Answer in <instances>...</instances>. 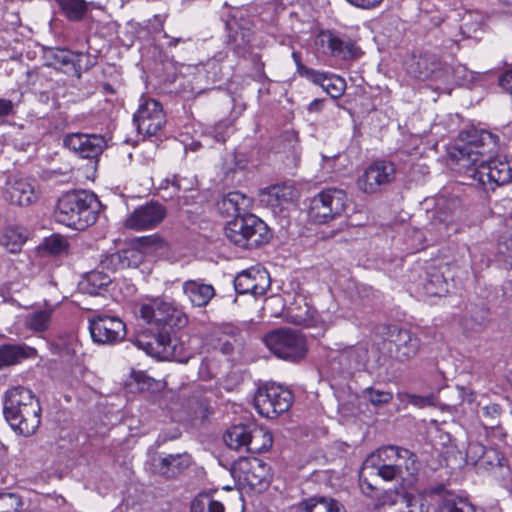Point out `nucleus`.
Wrapping results in <instances>:
<instances>
[{
    "mask_svg": "<svg viewBox=\"0 0 512 512\" xmlns=\"http://www.w3.org/2000/svg\"><path fill=\"white\" fill-rule=\"evenodd\" d=\"M497 135L475 127L460 132L449 157L459 172L481 186L485 191H494L512 179V168L508 162L492 159L497 152Z\"/></svg>",
    "mask_w": 512,
    "mask_h": 512,
    "instance_id": "f257e3e1",
    "label": "nucleus"
},
{
    "mask_svg": "<svg viewBox=\"0 0 512 512\" xmlns=\"http://www.w3.org/2000/svg\"><path fill=\"white\" fill-rule=\"evenodd\" d=\"M140 317L153 325L152 334H140L135 341L138 348L148 355L162 359L186 363L183 346L175 336V331L188 324L187 315L166 297L147 298L139 307Z\"/></svg>",
    "mask_w": 512,
    "mask_h": 512,
    "instance_id": "f03ea898",
    "label": "nucleus"
},
{
    "mask_svg": "<svg viewBox=\"0 0 512 512\" xmlns=\"http://www.w3.org/2000/svg\"><path fill=\"white\" fill-rule=\"evenodd\" d=\"M4 416L11 428L20 435H33L41 423V406L31 390L17 386L5 394Z\"/></svg>",
    "mask_w": 512,
    "mask_h": 512,
    "instance_id": "7ed1b4c3",
    "label": "nucleus"
},
{
    "mask_svg": "<svg viewBox=\"0 0 512 512\" xmlns=\"http://www.w3.org/2000/svg\"><path fill=\"white\" fill-rule=\"evenodd\" d=\"M100 203L93 193L85 190L63 194L57 202L56 220L75 230H84L97 220Z\"/></svg>",
    "mask_w": 512,
    "mask_h": 512,
    "instance_id": "20e7f679",
    "label": "nucleus"
},
{
    "mask_svg": "<svg viewBox=\"0 0 512 512\" xmlns=\"http://www.w3.org/2000/svg\"><path fill=\"white\" fill-rule=\"evenodd\" d=\"M225 235L230 242L246 249L257 248L268 243L270 239L266 223L250 213L228 221Z\"/></svg>",
    "mask_w": 512,
    "mask_h": 512,
    "instance_id": "39448f33",
    "label": "nucleus"
},
{
    "mask_svg": "<svg viewBox=\"0 0 512 512\" xmlns=\"http://www.w3.org/2000/svg\"><path fill=\"white\" fill-rule=\"evenodd\" d=\"M263 341L266 347L278 358L299 362L307 355V340L299 331L279 328L267 333Z\"/></svg>",
    "mask_w": 512,
    "mask_h": 512,
    "instance_id": "423d86ee",
    "label": "nucleus"
},
{
    "mask_svg": "<svg viewBox=\"0 0 512 512\" xmlns=\"http://www.w3.org/2000/svg\"><path fill=\"white\" fill-rule=\"evenodd\" d=\"M292 402V392L275 382H267L259 386L254 395L255 409L266 418H275L286 412Z\"/></svg>",
    "mask_w": 512,
    "mask_h": 512,
    "instance_id": "0eeeda50",
    "label": "nucleus"
},
{
    "mask_svg": "<svg viewBox=\"0 0 512 512\" xmlns=\"http://www.w3.org/2000/svg\"><path fill=\"white\" fill-rule=\"evenodd\" d=\"M347 205L348 197L344 190L328 188L312 198L309 217L317 224H325L342 216Z\"/></svg>",
    "mask_w": 512,
    "mask_h": 512,
    "instance_id": "6e6552de",
    "label": "nucleus"
},
{
    "mask_svg": "<svg viewBox=\"0 0 512 512\" xmlns=\"http://www.w3.org/2000/svg\"><path fill=\"white\" fill-rule=\"evenodd\" d=\"M396 177L395 164L388 160L372 162L357 180L358 188L367 194L382 191L390 185Z\"/></svg>",
    "mask_w": 512,
    "mask_h": 512,
    "instance_id": "1a4fd4ad",
    "label": "nucleus"
},
{
    "mask_svg": "<svg viewBox=\"0 0 512 512\" xmlns=\"http://www.w3.org/2000/svg\"><path fill=\"white\" fill-rule=\"evenodd\" d=\"M133 122L139 134L156 135L165 125L166 117L162 105L154 99H142L134 114Z\"/></svg>",
    "mask_w": 512,
    "mask_h": 512,
    "instance_id": "9d476101",
    "label": "nucleus"
},
{
    "mask_svg": "<svg viewBox=\"0 0 512 512\" xmlns=\"http://www.w3.org/2000/svg\"><path fill=\"white\" fill-rule=\"evenodd\" d=\"M92 340L99 344H114L126 336V326L118 317L99 314L89 320Z\"/></svg>",
    "mask_w": 512,
    "mask_h": 512,
    "instance_id": "9b49d317",
    "label": "nucleus"
},
{
    "mask_svg": "<svg viewBox=\"0 0 512 512\" xmlns=\"http://www.w3.org/2000/svg\"><path fill=\"white\" fill-rule=\"evenodd\" d=\"M388 349L391 355L400 362H406L414 358L420 350V339L411 331L398 326H389Z\"/></svg>",
    "mask_w": 512,
    "mask_h": 512,
    "instance_id": "f8f14e48",
    "label": "nucleus"
},
{
    "mask_svg": "<svg viewBox=\"0 0 512 512\" xmlns=\"http://www.w3.org/2000/svg\"><path fill=\"white\" fill-rule=\"evenodd\" d=\"M166 208L158 202H148L137 207L125 219L124 226L135 231L157 227L166 217Z\"/></svg>",
    "mask_w": 512,
    "mask_h": 512,
    "instance_id": "ddd939ff",
    "label": "nucleus"
},
{
    "mask_svg": "<svg viewBox=\"0 0 512 512\" xmlns=\"http://www.w3.org/2000/svg\"><path fill=\"white\" fill-rule=\"evenodd\" d=\"M232 474L251 488H262L269 482V467L258 458H240L234 462Z\"/></svg>",
    "mask_w": 512,
    "mask_h": 512,
    "instance_id": "4468645a",
    "label": "nucleus"
},
{
    "mask_svg": "<svg viewBox=\"0 0 512 512\" xmlns=\"http://www.w3.org/2000/svg\"><path fill=\"white\" fill-rule=\"evenodd\" d=\"M378 463H402L406 470L412 473L415 470L416 456L410 450L398 446L382 447L368 456L363 463V471H369L371 466H375Z\"/></svg>",
    "mask_w": 512,
    "mask_h": 512,
    "instance_id": "2eb2a0df",
    "label": "nucleus"
},
{
    "mask_svg": "<svg viewBox=\"0 0 512 512\" xmlns=\"http://www.w3.org/2000/svg\"><path fill=\"white\" fill-rule=\"evenodd\" d=\"M63 144L81 158L96 159L103 152L106 142L100 135L71 133L64 137Z\"/></svg>",
    "mask_w": 512,
    "mask_h": 512,
    "instance_id": "dca6fc26",
    "label": "nucleus"
},
{
    "mask_svg": "<svg viewBox=\"0 0 512 512\" xmlns=\"http://www.w3.org/2000/svg\"><path fill=\"white\" fill-rule=\"evenodd\" d=\"M461 200L458 197L441 195L437 198L435 211L432 217V225L443 228L447 233L455 226V221L462 212Z\"/></svg>",
    "mask_w": 512,
    "mask_h": 512,
    "instance_id": "f3484780",
    "label": "nucleus"
},
{
    "mask_svg": "<svg viewBox=\"0 0 512 512\" xmlns=\"http://www.w3.org/2000/svg\"><path fill=\"white\" fill-rule=\"evenodd\" d=\"M44 58L47 61V65L54 67L55 69L71 67L77 78L81 77L83 70H87L89 68L88 64H85L84 66L81 64L82 58H89L88 55L82 52L74 53L64 48H47L44 51Z\"/></svg>",
    "mask_w": 512,
    "mask_h": 512,
    "instance_id": "a211bd4d",
    "label": "nucleus"
},
{
    "mask_svg": "<svg viewBox=\"0 0 512 512\" xmlns=\"http://www.w3.org/2000/svg\"><path fill=\"white\" fill-rule=\"evenodd\" d=\"M268 286L267 273L256 268L243 270L234 279L235 291L238 294L251 293L254 296H261Z\"/></svg>",
    "mask_w": 512,
    "mask_h": 512,
    "instance_id": "6ab92c4d",
    "label": "nucleus"
},
{
    "mask_svg": "<svg viewBox=\"0 0 512 512\" xmlns=\"http://www.w3.org/2000/svg\"><path fill=\"white\" fill-rule=\"evenodd\" d=\"M333 361L339 364L343 372L363 369L368 362V348L362 343L346 346L337 351Z\"/></svg>",
    "mask_w": 512,
    "mask_h": 512,
    "instance_id": "aec40b11",
    "label": "nucleus"
},
{
    "mask_svg": "<svg viewBox=\"0 0 512 512\" xmlns=\"http://www.w3.org/2000/svg\"><path fill=\"white\" fill-rule=\"evenodd\" d=\"M490 322V312L485 305L471 304L461 315L459 324L465 333H480Z\"/></svg>",
    "mask_w": 512,
    "mask_h": 512,
    "instance_id": "412c9836",
    "label": "nucleus"
},
{
    "mask_svg": "<svg viewBox=\"0 0 512 512\" xmlns=\"http://www.w3.org/2000/svg\"><path fill=\"white\" fill-rule=\"evenodd\" d=\"M318 44L324 48V53L343 60L353 58L357 51L352 42L344 41L331 32H322L318 36Z\"/></svg>",
    "mask_w": 512,
    "mask_h": 512,
    "instance_id": "4be33fe9",
    "label": "nucleus"
},
{
    "mask_svg": "<svg viewBox=\"0 0 512 512\" xmlns=\"http://www.w3.org/2000/svg\"><path fill=\"white\" fill-rule=\"evenodd\" d=\"M296 198V190L290 184H277L266 187L259 192L261 204L277 208L292 202Z\"/></svg>",
    "mask_w": 512,
    "mask_h": 512,
    "instance_id": "5701e85b",
    "label": "nucleus"
},
{
    "mask_svg": "<svg viewBox=\"0 0 512 512\" xmlns=\"http://www.w3.org/2000/svg\"><path fill=\"white\" fill-rule=\"evenodd\" d=\"M217 206L222 215L234 219L249 214L252 200L241 192L233 191L223 196Z\"/></svg>",
    "mask_w": 512,
    "mask_h": 512,
    "instance_id": "b1692460",
    "label": "nucleus"
},
{
    "mask_svg": "<svg viewBox=\"0 0 512 512\" xmlns=\"http://www.w3.org/2000/svg\"><path fill=\"white\" fill-rule=\"evenodd\" d=\"M295 512H346L344 505L337 499L324 496L314 495L300 501Z\"/></svg>",
    "mask_w": 512,
    "mask_h": 512,
    "instance_id": "393cba45",
    "label": "nucleus"
},
{
    "mask_svg": "<svg viewBox=\"0 0 512 512\" xmlns=\"http://www.w3.org/2000/svg\"><path fill=\"white\" fill-rule=\"evenodd\" d=\"M6 199L18 206H27L36 199L34 186L27 179H16L6 189Z\"/></svg>",
    "mask_w": 512,
    "mask_h": 512,
    "instance_id": "a878e982",
    "label": "nucleus"
},
{
    "mask_svg": "<svg viewBox=\"0 0 512 512\" xmlns=\"http://www.w3.org/2000/svg\"><path fill=\"white\" fill-rule=\"evenodd\" d=\"M438 57L434 54L423 53L412 56L406 63L408 74L419 80H428L433 75V68L437 65Z\"/></svg>",
    "mask_w": 512,
    "mask_h": 512,
    "instance_id": "bb28decb",
    "label": "nucleus"
},
{
    "mask_svg": "<svg viewBox=\"0 0 512 512\" xmlns=\"http://www.w3.org/2000/svg\"><path fill=\"white\" fill-rule=\"evenodd\" d=\"M183 291L196 307H205L215 296V289L210 284H205L195 280H188L183 283Z\"/></svg>",
    "mask_w": 512,
    "mask_h": 512,
    "instance_id": "cd10ccee",
    "label": "nucleus"
},
{
    "mask_svg": "<svg viewBox=\"0 0 512 512\" xmlns=\"http://www.w3.org/2000/svg\"><path fill=\"white\" fill-rule=\"evenodd\" d=\"M189 464L190 458L187 454H169L160 457L158 463L154 466L158 474L171 479L180 474Z\"/></svg>",
    "mask_w": 512,
    "mask_h": 512,
    "instance_id": "c85d7f7f",
    "label": "nucleus"
},
{
    "mask_svg": "<svg viewBox=\"0 0 512 512\" xmlns=\"http://www.w3.org/2000/svg\"><path fill=\"white\" fill-rule=\"evenodd\" d=\"M37 351L25 344H3L0 346V369L16 365L23 359L33 357Z\"/></svg>",
    "mask_w": 512,
    "mask_h": 512,
    "instance_id": "c756f323",
    "label": "nucleus"
},
{
    "mask_svg": "<svg viewBox=\"0 0 512 512\" xmlns=\"http://www.w3.org/2000/svg\"><path fill=\"white\" fill-rule=\"evenodd\" d=\"M482 17L478 13L466 12L463 17V24L457 27L458 32H448L447 37L453 43H458L461 39L471 38L482 26Z\"/></svg>",
    "mask_w": 512,
    "mask_h": 512,
    "instance_id": "7c9ffc66",
    "label": "nucleus"
},
{
    "mask_svg": "<svg viewBox=\"0 0 512 512\" xmlns=\"http://www.w3.org/2000/svg\"><path fill=\"white\" fill-rule=\"evenodd\" d=\"M28 239V232L21 226H8L0 235V245L10 253H18Z\"/></svg>",
    "mask_w": 512,
    "mask_h": 512,
    "instance_id": "2f4dec72",
    "label": "nucleus"
},
{
    "mask_svg": "<svg viewBox=\"0 0 512 512\" xmlns=\"http://www.w3.org/2000/svg\"><path fill=\"white\" fill-rule=\"evenodd\" d=\"M423 292L429 297H442L448 293V282L438 269L434 268L426 273Z\"/></svg>",
    "mask_w": 512,
    "mask_h": 512,
    "instance_id": "473e14b6",
    "label": "nucleus"
},
{
    "mask_svg": "<svg viewBox=\"0 0 512 512\" xmlns=\"http://www.w3.org/2000/svg\"><path fill=\"white\" fill-rule=\"evenodd\" d=\"M112 283L111 276L103 271L94 270L87 273L85 279L82 281V289L91 295L101 294L102 290H106Z\"/></svg>",
    "mask_w": 512,
    "mask_h": 512,
    "instance_id": "72a5a7b5",
    "label": "nucleus"
},
{
    "mask_svg": "<svg viewBox=\"0 0 512 512\" xmlns=\"http://www.w3.org/2000/svg\"><path fill=\"white\" fill-rule=\"evenodd\" d=\"M252 427L246 425H235L231 427L224 435L226 445L234 450L245 448L248 451L249 435Z\"/></svg>",
    "mask_w": 512,
    "mask_h": 512,
    "instance_id": "f704fd0d",
    "label": "nucleus"
},
{
    "mask_svg": "<svg viewBox=\"0 0 512 512\" xmlns=\"http://www.w3.org/2000/svg\"><path fill=\"white\" fill-rule=\"evenodd\" d=\"M273 443L272 434L263 427H252L249 435L248 451L262 453L267 451Z\"/></svg>",
    "mask_w": 512,
    "mask_h": 512,
    "instance_id": "c9c22d12",
    "label": "nucleus"
},
{
    "mask_svg": "<svg viewBox=\"0 0 512 512\" xmlns=\"http://www.w3.org/2000/svg\"><path fill=\"white\" fill-rule=\"evenodd\" d=\"M320 77L313 83L320 85L332 98H339L345 91L346 83L345 80L339 76H328L325 73L319 72Z\"/></svg>",
    "mask_w": 512,
    "mask_h": 512,
    "instance_id": "e433bc0d",
    "label": "nucleus"
},
{
    "mask_svg": "<svg viewBox=\"0 0 512 512\" xmlns=\"http://www.w3.org/2000/svg\"><path fill=\"white\" fill-rule=\"evenodd\" d=\"M402 463H378L375 466H371L369 471H363L369 475L380 476L385 481H392L402 476Z\"/></svg>",
    "mask_w": 512,
    "mask_h": 512,
    "instance_id": "4c0bfd02",
    "label": "nucleus"
},
{
    "mask_svg": "<svg viewBox=\"0 0 512 512\" xmlns=\"http://www.w3.org/2000/svg\"><path fill=\"white\" fill-rule=\"evenodd\" d=\"M224 505L209 494L198 495L191 503V512H224Z\"/></svg>",
    "mask_w": 512,
    "mask_h": 512,
    "instance_id": "58836bf2",
    "label": "nucleus"
},
{
    "mask_svg": "<svg viewBox=\"0 0 512 512\" xmlns=\"http://www.w3.org/2000/svg\"><path fill=\"white\" fill-rule=\"evenodd\" d=\"M51 322V311L38 310L28 314L25 318V325L34 332H44L48 330Z\"/></svg>",
    "mask_w": 512,
    "mask_h": 512,
    "instance_id": "ea45409f",
    "label": "nucleus"
},
{
    "mask_svg": "<svg viewBox=\"0 0 512 512\" xmlns=\"http://www.w3.org/2000/svg\"><path fill=\"white\" fill-rule=\"evenodd\" d=\"M66 17L71 21H80L87 12L84 0H56Z\"/></svg>",
    "mask_w": 512,
    "mask_h": 512,
    "instance_id": "a19ab883",
    "label": "nucleus"
},
{
    "mask_svg": "<svg viewBox=\"0 0 512 512\" xmlns=\"http://www.w3.org/2000/svg\"><path fill=\"white\" fill-rule=\"evenodd\" d=\"M315 309L310 307L307 303L297 305L289 308V317L291 321L300 326H310L315 318Z\"/></svg>",
    "mask_w": 512,
    "mask_h": 512,
    "instance_id": "79ce46f5",
    "label": "nucleus"
},
{
    "mask_svg": "<svg viewBox=\"0 0 512 512\" xmlns=\"http://www.w3.org/2000/svg\"><path fill=\"white\" fill-rule=\"evenodd\" d=\"M507 462L506 458L496 448H486L477 468L479 470H493L495 468L503 467Z\"/></svg>",
    "mask_w": 512,
    "mask_h": 512,
    "instance_id": "37998d69",
    "label": "nucleus"
},
{
    "mask_svg": "<svg viewBox=\"0 0 512 512\" xmlns=\"http://www.w3.org/2000/svg\"><path fill=\"white\" fill-rule=\"evenodd\" d=\"M502 409L500 405L496 403H491L482 408L483 413V425L485 429L493 428L495 431L500 432L502 436H504V431L499 426V418L501 415Z\"/></svg>",
    "mask_w": 512,
    "mask_h": 512,
    "instance_id": "c03bdc74",
    "label": "nucleus"
},
{
    "mask_svg": "<svg viewBox=\"0 0 512 512\" xmlns=\"http://www.w3.org/2000/svg\"><path fill=\"white\" fill-rule=\"evenodd\" d=\"M231 38L234 44V52L240 57H245L249 52L252 40V33L250 30L240 29V31H236Z\"/></svg>",
    "mask_w": 512,
    "mask_h": 512,
    "instance_id": "a18cd8bd",
    "label": "nucleus"
},
{
    "mask_svg": "<svg viewBox=\"0 0 512 512\" xmlns=\"http://www.w3.org/2000/svg\"><path fill=\"white\" fill-rule=\"evenodd\" d=\"M67 241L59 234H53L44 239L40 248L50 255H60L67 250Z\"/></svg>",
    "mask_w": 512,
    "mask_h": 512,
    "instance_id": "49530a36",
    "label": "nucleus"
},
{
    "mask_svg": "<svg viewBox=\"0 0 512 512\" xmlns=\"http://www.w3.org/2000/svg\"><path fill=\"white\" fill-rule=\"evenodd\" d=\"M138 248L145 252H155L167 248L166 241L158 234L139 237L137 239Z\"/></svg>",
    "mask_w": 512,
    "mask_h": 512,
    "instance_id": "de8ad7c7",
    "label": "nucleus"
},
{
    "mask_svg": "<svg viewBox=\"0 0 512 512\" xmlns=\"http://www.w3.org/2000/svg\"><path fill=\"white\" fill-rule=\"evenodd\" d=\"M124 269L137 268L144 261V252L138 247H128L120 251Z\"/></svg>",
    "mask_w": 512,
    "mask_h": 512,
    "instance_id": "09e8293b",
    "label": "nucleus"
},
{
    "mask_svg": "<svg viewBox=\"0 0 512 512\" xmlns=\"http://www.w3.org/2000/svg\"><path fill=\"white\" fill-rule=\"evenodd\" d=\"M363 395L374 406L388 404L393 399L392 392L376 389L374 387L366 388L363 391Z\"/></svg>",
    "mask_w": 512,
    "mask_h": 512,
    "instance_id": "8fccbe9b",
    "label": "nucleus"
},
{
    "mask_svg": "<svg viewBox=\"0 0 512 512\" xmlns=\"http://www.w3.org/2000/svg\"><path fill=\"white\" fill-rule=\"evenodd\" d=\"M439 512H474L472 506L462 499H456L451 495L444 496Z\"/></svg>",
    "mask_w": 512,
    "mask_h": 512,
    "instance_id": "3c124183",
    "label": "nucleus"
},
{
    "mask_svg": "<svg viewBox=\"0 0 512 512\" xmlns=\"http://www.w3.org/2000/svg\"><path fill=\"white\" fill-rule=\"evenodd\" d=\"M453 78V68L438 59L437 65L433 68V75L429 80L447 85L453 81Z\"/></svg>",
    "mask_w": 512,
    "mask_h": 512,
    "instance_id": "603ef678",
    "label": "nucleus"
},
{
    "mask_svg": "<svg viewBox=\"0 0 512 512\" xmlns=\"http://www.w3.org/2000/svg\"><path fill=\"white\" fill-rule=\"evenodd\" d=\"M281 140L283 142L285 152H290L294 157L299 155V136L295 130H285L281 134Z\"/></svg>",
    "mask_w": 512,
    "mask_h": 512,
    "instance_id": "864d4df0",
    "label": "nucleus"
},
{
    "mask_svg": "<svg viewBox=\"0 0 512 512\" xmlns=\"http://www.w3.org/2000/svg\"><path fill=\"white\" fill-rule=\"evenodd\" d=\"M486 447L477 441H470L466 449V462L478 466Z\"/></svg>",
    "mask_w": 512,
    "mask_h": 512,
    "instance_id": "5fc2aeb1",
    "label": "nucleus"
},
{
    "mask_svg": "<svg viewBox=\"0 0 512 512\" xmlns=\"http://www.w3.org/2000/svg\"><path fill=\"white\" fill-rule=\"evenodd\" d=\"M122 258L120 251L105 255L100 260L99 267L103 270H107L110 272H116L118 270H123Z\"/></svg>",
    "mask_w": 512,
    "mask_h": 512,
    "instance_id": "6e6d98bb",
    "label": "nucleus"
},
{
    "mask_svg": "<svg viewBox=\"0 0 512 512\" xmlns=\"http://www.w3.org/2000/svg\"><path fill=\"white\" fill-rule=\"evenodd\" d=\"M292 58L296 64V67H297V72L300 76L302 77H305L311 81H317L319 80L318 77H320L318 75V71L314 70V69H311V68H308L306 67L303 63H302V60H301V55L299 52H296L294 51L292 53Z\"/></svg>",
    "mask_w": 512,
    "mask_h": 512,
    "instance_id": "4d7b16f0",
    "label": "nucleus"
},
{
    "mask_svg": "<svg viewBox=\"0 0 512 512\" xmlns=\"http://www.w3.org/2000/svg\"><path fill=\"white\" fill-rule=\"evenodd\" d=\"M408 403L417 406V407H425V406H431L434 404V396L428 395V396H420L415 394H404V398Z\"/></svg>",
    "mask_w": 512,
    "mask_h": 512,
    "instance_id": "13d9d810",
    "label": "nucleus"
},
{
    "mask_svg": "<svg viewBox=\"0 0 512 512\" xmlns=\"http://www.w3.org/2000/svg\"><path fill=\"white\" fill-rule=\"evenodd\" d=\"M457 391L462 402L473 403L476 399V393L464 386H457Z\"/></svg>",
    "mask_w": 512,
    "mask_h": 512,
    "instance_id": "bf43d9fd",
    "label": "nucleus"
},
{
    "mask_svg": "<svg viewBox=\"0 0 512 512\" xmlns=\"http://www.w3.org/2000/svg\"><path fill=\"white\" fill-rule=\"evenodd\" d=\"M14 111V103L11 100L0 98V118L9 116Z\"/></svg>",
    "mask_w": 512,
    "mask_h": 512,
    "instance_id": "052dcab7",
    "label": "nucleus"
},
{
    "mask_svg": "<svg viewBox=\"0 0 512 512\" xmlns=\"http://www.w3.org/2000/svg\"><path fill=\"white\" fill-rule=\"evenodd\" d=\"M364 474L365 473L362 472V475H360V488L365 495L372 497L375 487L372 485V483H370L367 480V478L364 476Z\"/></svg>",
    "mask_w": 512,
    "mask_h": 512,
    "instance_id": "680f3d73",
    "label": "nucleus"
},
{
    "mask_svg": "<svg viewBox=\"0 0 512 512\" xmlns=\"http://www.w3.org/2000/svg\"><path fill=\"white\" fill-rule=\"evenodd\" d=\"M499 82L500 86L512 95V70L502 75Z\"/></svg>",
    "mask_w": 512,
    "mask_h": 512,
    "instance_id": "e2e57ef3",
    "label": "nucleus"
},
{
    "mask_svg": "<svg viewBox=\"0 0 512 512\" xmlns=\"http://www.w3.org/2000/svg\"><path fill=\"white\" fill-rule=\"evenodd\" d=\"M383 0H359L355 6L362 9H370L379 5Z\"/></svg>",
    "mask_w": 512,
    "mask_h": 512,
    "instance_id": "0e129e2a",
    "label": "nucleus"
},
{
    "mask_svg": "<svg viewBox=\"0 0 512 512\" xmlns=\"http://www.w3.org/2000/svg\"><path fill=\"white\" fill-rule=\"evenodd\" d=\"M322 107V101L319 100V99H315L313 100L309 106H308V110L310 112H316V111H319Z\"/></svg>",
    "mask_w": 512,
    "mask_h": 512,
    "instance_id": "69168bd1",
    "label": "nucleus"
},
{
    "mask_svg": "<svg viewBox=\"0 0 512 512\" xmlns=\"http://www.w3.org/2000/svg\"><path fill=\"white\" fill-rule=\"evenodd\" d=\"M432 0H423L420 2V10L424 13H430L432 12V9H431V6H430V2Z\"/></svg>",
    "mask_w": 512,
    "mask_h": 512,
    "instance_id": "338daca9",
    "label": "nucleus"
},
{
    "mask_svg": "<svg viewBox=\"0 0 512 512\" xmlns=\"http://www.w3.org/2000/svg\"><path fill=\"white\" fill-rule=\"evenodd\" d=\"M444 492H445V487L443 485H437V486L431 487L429 489V493L430 494H439V495H441Z\"/></svg>",
    "mask_w": 512,
    "mask_h": 512,
    "instance_id": "774afa93",
    "label": "nucleus"
}]
</instances>
